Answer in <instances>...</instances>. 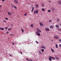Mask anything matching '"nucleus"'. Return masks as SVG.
Here are the masks:
<instances>
[{
  "instance_id": "obj_1",
  "label": "nucleus",
  "mask_w": 61,
  "mask_h": 61,
  "mask_svg": "<svg viewBox=\"0 0 61 61\" xmlns=\"http://www.w3.org/2000/svg\"><path fill=\"white\" fill-rule=\"evenodd\" d=\"M36 34L38 36H41V34H40V33H39L38 31H36Z\"/></svg>"
},
{
  "instance_id": "obj_2",
  "label": "nucleus",
  "mask_w": 61,
  "mask_h": 61,
  "mask_svg": "<svg viewBox=\"0 0 61 61\" xmlns=\"http://www.w3.org/2000/svg\"><path fill=\"white\" fill-rule=\"evenodd\" d=\"M49 27H50V28L53 29V28L54 27V26H53V25H50L49 26Z\"/></svg>"
},
{
  "instance_id": "obj_3",
  "label": "nucleus",
  "mask_w": 61,
  "mask_h": 61,
  "mask_svg": "<svg viewBox=\"0 0 61 61\" xmlns=\"http://www.w3.org/2000/svg\"><path fill=\"white\" fill-rule=\"evenodd\" d=\"M40 26H43V24L42 23L40 22Z\"/></svg>"
},
{
  "instance_id": "obj_4",
  "label": "nucleus",
  "mask_w": 61,
  "mask_h": 61,
  "mask_svg": "<svg viewBox=\"0 0 61 61\" xmlns=\"http://www.w3.org/2000/svg\"><path fill=\"white\" fill-rule=\"evenodd\" d=\"M45 29L46 31H50V30H49V29L47 28H45Z\"/></svg>"
},
{
  "instance_id": "obj_5",
  "label": "nucleus",
  "mask_w": 61,
  "mask_h": 61,
  "mask_svg": "<svg viewBox=\"0 0 61 61\" xmlns=\"http://www.w3.org/2000/svg\"><path fill=\"white\" fill-rule=\"evenodd\" d=\"M55 26H56V27L57 28H58L59 27V25H55Z\"/></svg>"
},
{
  "instance_id": "obj_6",
  "label": "nucleus",
  "mask_w": 61,
  "mask_h": 61,
  "mask_svg": "<svg viewBox=\"0 0 61 61\" xmlns=\"http://www.w3.org/2000/svg\"><path fill=\"white\" fill-rule=\"evenodd\" d=\"M14 1L15 3L16 4H18V1L16 0H14Z\"/></svg>"
},
{
  "instance_id": "obj_7",
  "label": "nucleus",
  "mask_w": 61,
  "mask_h": 61,
  "mask_svg": "<svg viewBox=\"0 0 61 61\" xmlns=\"http://www.w3.org/2000/svg\"><path fill=\"white\" fill-rule=\"evenodd\" d=\"M8 14L9 15H11V13L10 12H9L8 13Z\"/></svg>"
},
{
  "instance_id": "obj_8",
  "label": "nucleus",
  "mask_w": 61,
  "mask_h": 61,
  "mask_svg": "<svg viewBox=\"0 0 61 61\" xmlns=\"http://www.w3.org/2000/svg\"><path fill=\"white\" fill-rule=\"evenodd\" d=\"M51 50L52 52L53 53V52H54V50H53V49L52 48H51Z\"/></svg>"
},
{
  "instance_id": "obj_9",
  "label": "nucleus",
  "mask_w": 61,
  "mask_h": 61,
  "mask_svg": "<svg viewBox=\"0 0 61 61\" xmlns=\"http://www.w3.org/2000/svg\"><path fill=\"white\" fill-rule=\"evenodd\" d=\"M51 58H52V57L51 56H50L49 58V60L50 61H51L52 60V59H51Z\"/></svg>"
},
{
  "instance_id": "obj_10",
  "label": "nucleus",
  "mask_w": 61,
  "mask_h": 61,
  "mask_svg": "<svg viewBox=\"0 0 61 61\" xmlns=\"http://www.w3.org/2000/svg\"><path fill=\"white\" fill-rule=\"evenodd\" d=\"M58 3H59V4H60V5H61V0H59L58 1Z\"/></svg>"
},
{
  "instance_id": "obj_11",
  "label": "nucleus",
  "mask_w": 61,
  "mask_h": 61,
  "mask_svg": "<svg viewBox=\"0 0 61 61\" xmlns=\"http://www.w3.org/2000/svg\"><path fill=\"white\" fill-rule=\"evenodd\" d=\"M55 38H58V37L57 36H55Z\"/></svg>"
},
{
  "instance_id": "obj_12",
  "label": "nucleus",
  "mask_w": 61,
  "mask_h": 61,
  "mask_svg": "<svg viewBox=\"0 0 61 61\" xmlns=\"http://www.w3.org/2000/svg\"><path fill=\"white\" fill-rule=\"evenodd\" d=\"M41 5L42 7H44V4H41Z\"/></svg>"
},
{
  "instance_id": "obj_13",
  "label": "nucleus",
  "mask_w": 61,
  "mask_h": 61,
  "mask_svg": "<svg viewBox=\"0 0 61 61\" xmlns=\"http://www.w3.org/2000/svg\"><path fill=\"white\" fill-rule=\"evenodd\" d=\"M52 59H53V60H55V58L54 57H52L51 58Z\"/></svg>"
},
{
  "instance_id": "obj_14",
  "label": "nucleus",
  "mask_w": 61,
  "mask_h": 61,
  "mask_svg": "<svg viewBox=\"0 0 61 61\" xmlns=\"http://www.w3.org/2000/svg\"><path fill=\"white\" fill-rule=\"evenodd\" d=\"M57 20L56 21H57V22H59V21L60 20H59V19H58V18H57Z\"/></svg>"
},
{
  "instance_id": "obj_15",
  "label": "nucleus",
  "mask_w": 61,
  "mask_h": 61,
  "mask_svg": "<svg viewBox=\"0 0 61 61\" xmlns=\"http://www.w3.org/2000/svg\"><path fill=\"white\" fill-rule=\"evenodd\" d=\"M30 26H31V27H33V24H32L30 25Z\"/></svg>"
},
{
  "instance_id": "obj_16",
  "label": "nucleus",
  "mask_w": 61,
  "mask_h": 61,
  "mask_svg": "<svg viewBox=\"0 0 61 61\" xmlns=\"http://www.w3.org/2000/svg\"><path fill=\"white\" fill-rule=\"evenodd\" d=\"M42 11H45V9H44V8H42Z\"/></svg>"
},
{
  "instance_id": "obj_17",
  "label": "nucleus",
  "mask_w": 61,
  "mask_h": 61,
  "mask_svg": "<svg viewBox=\"0 0 61 61\" xmlns=\"http://www.w3.org/2000/svg\"><path fill=\"white\" fill-rule=\"evenodd\" d=\"M11 29H12V28H9L8 29V30L9 31H10V30H11Z\"/></svg>"
},
{
  "instance_id": "obj_18",
  "label": "nucleus",
  "mask_w": 61,
  "mask_h": 61,
  "mask_svg": "<svg viewBox=\"0 0 61 61\" xmlns=\"http://www.w3.org/2000/svg\"><path fill=\"white\" fill-rule=\"evenodd\" d=\"M21 30H22V33H24V30L22 28H21Z\"/></svg>"
},
{
  "instance_id": "obj_19",
  "label": "nucleus",
  "mask_w": 61,
  "mask_h": 61,
  "mask_svg": "<svg viewBox=\"0 0 61 61\" xmlns=\"http://www.w3.org/2000/svg\"><path fill=\"white\" fill-rule=\"evenodd\" d=\"M58 31H61V29L60 28H59L58 30Z\"/></svg>"
},
{
  "instance_id": "obj_20",
  "label": "nucleus",
  "mask_w": 61,
  "mask_h": 61,
  "mask_svg": "<svg viewBox=\"0 0 61 61\" xmlns=\"http://www.w3.org/2000/svg\"><path fill=\"white\" fill-rule=\"evenodd\" d=\"M14 8H15L16 9H17V8L16 7V6H14Z\"/></svg>"
},
{
  "instance_id": "obj_21",
  "label": "nucleus",
  "mask_w": 61,
  "mask_h": 61,
  "mask_svg": "<svg viewBox=\"0 0 61 61\" xmlns=\"http://www.w3.org/2000/svg\"><path fill=\"white\" fill-rule=\"evenodd\" d=\"M38 11L37 10H36V13L37 14H38Z\"/></svg>"
},
{
  "instance_id": "obj_22",
  "label": "nucleus",
  "mask_w": 61,
  "mask_h": 61,
  "mask_svg": "<svg viewBox=\"0 0 61 61\" xmlns=\"http://www.w3.org/2000/svg\"><path fill=\"white\" fill-rule=\"evenodd\" d=\"M41 51H42V52H43L44 51V49H42L41 50Z\"/></svg>"
},
{
  "instance_id": "obj_23",
  "label": "nucleus",
  "mask_w": 61,
  "mask_h": 61,
  "mask_svg": "<svg viewBox=\"0 0 61 61\" xmlns=\"http://www.w3.org/2000/svg\"><path fill=\"white\" fill-rule=\"evenodd\" d=\"M1 30H4V28H1Z\"/></svg>"
},
{
  "instance_id": "obj_24",
  "label": "nucleus",
  "mask_w": 61,
  "mask_h": 61,
  "mask_svg": "<svg viewBox=\"0 0 61 61\" xmlns=\"http://www.w3.org/2000/svg\"><path fill=\"white\" fill-rule=\"evenodd\" d=\"M34 14H36V10L34 11Z\"/></svg>"
},
{
  "instance_id": "obj_25",
  "label": "nucleus",
  "mask_w": 61,
  "mask_h": 61,
  "mask_svg": "<svg viewBox=\"0 0 61 61\" xmlns=\"http://www.w3.org/2000/svg\"><path fill=\"white\" fill-rule=\"evenodd\" d=\"M36 42L37 44H39V43L38 42V41H36Z\"/></svg>"
},
{
  "instance_id": "obj_26",
  "label": "nucleus",
  "mask_w": 61,
  "mask_h": 61,
  "mask_svg": "<svg viewBox=\"0 0 61 61\" xmlns=\"http://www.w3.org/2000/svg\"><path fill=\"white\" fill-rule=\"evenodd\" d=\"M43 49H46V48L45 47L43 46Z\"/></svg>"
},
{
  "instance_id": "obj_27",
  "label": "nucleus",
  "mask_w": 61,
  "mask_h": 61,
  "mask_svg": "<svg viewBox=\"0 0 61 61\" xmlns=\"http://www.w3.org/2000/svg\"><path fill=\"white\" fill-rule=\"evenodd\" d=\"M38 5H36V7H38Z\"/></svg>"
},
{
  "instance_id": "obj_28",
  "label": "nucleus",
  "mask_w": 61,
  "mask_h": 61,
  "mask_svg": "<svg viewBox=\"0 0 61 61\" xmlns=\"http://www.w3.org/2000/svg\"><path fill=\"white\" fill-rule=\"evenodd\" d=\"M10 35L11 36H12L13 35V34H10Z\"/></svg>"
},
{
  "instance_id": "obj_29",
  "label": "nucleus",
  "mask_w": 61,
  "mask_h": 61,
  "mask_svg": "<svg viewBox=\"0 0 61 61\" xmlns=\"http://www.w3.org/2000/svg\"><path fill=\"white\" fill-rule=\"evenodd\" d=\"M51 11V10H48V12H50Z\"/></svg>"
},
{
  "instance_id": "obj_30",
  "label": "nucleus",
  "mask_w": 61,
  "mask_h": 61,
  "mask_svg": "<svg viewBox=\"0 0 61 61\" xmlns=\"http://www.w3.org/2000/svg\"><path fill=\"white\" fill-rule=\"evenodd\" d=\"M39 53L40 54H41V52L40 51H39Z\"/></svg>"
},
{
  "instance_id": "obj_31",
  "label": "nucleus",
  "mask_w": 61,
  "mask_h": 61,
  "mask_svg": "<svg viewBox=\"0 0 61 61\" xmlns=\"http://www.w3.org/2000/svg\"><path fill=\"white\" fill-rule=\"evenodd\" d=\"M59 41H60V42H61V39H59Z\"/></svg>"
},
{
  "instance_id": "obj_32",
  "label": "nucleus",
  "mask_w": 61,
  "mask_h": 61,
  "mask_svg": "<svg viewBox=\"0 0 61 61\" xmlns=\"http://www.w3.org/2000/svg\"><path fill=\"white\" fill-rule=\"evenodd\" d=\"M5 19H6V20H8V19L7 18H5Z\"/></svg>"
},
{
  "instance_id": "obj_33",
  "label": "nucleus",
  "mask_w": 61,
  "mask_h": 61,
  "mask_svg": "<svg viewBox=\"0 0 61 61\" xmlns=\"http://www.w3.org/2000/svg\"><path fill=\"white\" fill-rule=\"evenodd\" d=\"M38 31L39 32H41L42 31H41V30H39Z\"/></svg>"
},
{
  "instance_id": "obj_34",
  "label": "nucleus",
  "mask_w": 61,
  "mask_h": 61,
  "mask_svg": "<svg viewBox=\"0 0 61 61\" xmlns=\"http://www.w3.org/2000/svg\"><path fill=\"white\" fill-rule=\"evenodd\" d=\"M37 31H38L39 30V29H37Z\"/></svg>"
},
{
  "instance_id": "obj_35",
  "label": "nucleus",
  "mask_w": 61,
  "mask_h": 61,
  "mask_svg": "<svg viewBox=\"0 0 61 61\" xmlns=\"http://www.w3.org/2000/svg\"><path fill=\"white\" fill-rule=\"evenodd\" d=\"M24 15H25V16H26V15H27V14H26L25 13L24 14Z\"/></svg>"
},
{
  "instance_id": "obj_36",
  "label": "nucleus",
  "mask_w": 61,
  "mask_h": 61,
  "mask_svg": "<svg viewBox=\"0 0 61 61\" xmlns=\"http://www.w3.org/2000/svg\"><path fill=\"white\" fill-rule=\"evenodd\" d=\"M34 7H33L32 8V10H34Z\"/></svg>"
},
{
  "instance_id": "obj_37",
  "label": "nucleus",
  "mask_w": 61,
  "mask_h": 61,
  "mask_svg": "<svg viewBox=\"0 0 61 61\" xmlns=\"http://www.w3.org/2000/svg\"><path fill=\"white\" fill-rule=\"evenodd\" d=\"M7 28H8V27H6L5 28V29H7Z\"/></svg>"
},
{
  "instance_id": "obj_38",
  "label": "nucleus",
  "mask_w": 61,
  "mask_h": 61,
  "mask_svg": "<svg viewBox=\"0 0 61 61\" xmlns=\"http://www.w3.org/2000/svg\"><path fill=\"white\" fill-rule=\"evenodd\" d=\"M51 21H52V20H49V22H51Z\"/></svg>"
},
{
  "instance_id": "obj_39",
  "label": "nucleus",
  "mask_w": 61,
  "mask_h": 61,
  "mask_svg": "<svg viewBox=\"0 0 61 61\" xmlns=\"http://www.w3.org/2000/svg\"><path fill=\"white\" fill-rule=\"evenodd\" d=\"M8 33H9V32H8V31H7L6 33V34H8Z\"/></svg>"
},
{
  "instance_id": "obj_40",
  "label": "nucleus",
  "mask_w": 61,
  "mask_h": 61,
  "mask_svg": "<svg viewBox=\"0 0 61 61\" xmlns=\"http://www.w3.org/2000/svg\"><path fill=\"white\" fill-rule=\"evenodd\" d=\"M9 56H12V55H11L10 54H9Z\"/></svg>"
},
{
  "instance_id": "obj_41",
  "label": "nucleus",
  "mask_w": 61,
  "mask_h": 61,
  "mask_svg": "<svg viewBox=\"0 0 61 61\" xmlns=\"http://www.w3.org/2000/svg\"><path fill=\"white\" fill-rule=\"evenodd\" d=\"M12 44L13 45H15V43H13Z\"/></svg>"
},
{
  "instance_id": "obj_42",
  "label": "nucleus",
  "mask_w": 61,
  "mask_h": 61,
  "mask_svg": "<svg viewBox=\"0 0 61 61\" xmlns=\"http://www.w3.org/2000/svg\"><path fill=\"white\" fill-rule=\"evenodd\" d=\"M30 61H32V59H30Z\"/></svg>"
},
{
  "instance_id": "obj_43",
  "label": "nucleus",
  "mask_w": 61,
  "mask_h": 61,
  "mask_svg": "<svg viewBox=\"0 0 61 61\" xmlns=\"http://www.w3.org/2000/svg\"><path fill=\"white\" fill-rule=\"evenodd\" d=\"M54 8H53L52 9V11H54Z\"/></svg>"
},
{
  "instance_id": "obj_44",
  "label": "nucleus",
  "mask_w": 61,
  "mask_h": 61,
  "mask_svg": "<svg viewBox=\"0 0 61 61\" xmlns=\"http://www.w3.org/2000/svg\"><path fill=\"white\" fill-rule=\"evenodd\" d=\"M26 60H28V59L27 58H26Z\"/></svg>"
},
{
  "instance_id": "obj_45",
  "label": "nucleus",
  "mask_w": 61,
  "mask_h": 61,
  "mask_svg": "<svg viewBox=\"0 0 61 61\" xmlns=\"http://www.w3.org/2000/svg\"><path fill=\"white\" fill-rule=\"evenodd\" d=\"M56 48H57L58 47V46H56Z\"/></svg>"
},
{
  "instance_id": "obj_46",
  "label": "nucleus",
  "mask_w": 61,
  "mask_h": 61,
  "mask_svg": "<svg viewBox=\"0 0 61 61\" xmlns=\"http://www.w3.org/2000/svg\"><path fill=\"white\" fill-rule=\"evenodd\" d=\"M34 10H32L31 11V12H33V11Z\"/></svg>"
},
{
  "instance_id": "obj_47",
  "label": "nucleus",
  "mask_w": 61,
  "mask_h": 61,
  "mask_svg": "<svg viewBox=\"0 0 61 61\" xmlns=\"http://www.w3.org/2000/svg\"><path fill=\"white\" fill-rule=\"evenodd\" d=\"M55 46H57V45L56 44Z\"/></svg>"
},
{
  "instance_id": "obj_48",
  "label": "nucleus",
  "mask_w": 61,
  "mask_h": 61,
  "mask_svg": "<svg viewBox=\"0 0 61 61\" xmlns=\"http://www.w3.org/2000/svg\"><path fill=\"white\" fill-rule=\"evenodd\" d=\"M41 48H43V46H42L41 47Z\"/></svg>"
},
{
  "instance_id": "obj_49",
  "label": "nucleus",
  "mask_w": 61,
  "mask_h": 61,
  "mask_svg": "<svg viewBox=\"0 0 61 61\" xmlns=\"http://www.w3.org/2000/svg\"><path fill=\"white\" fill-rule=\"evenodd\" d=\"M4 1H5V0H2V2H4Z\"/></svg>"
},
{
  "instance_id": "obj_50",
  "label": "nucleus",
  "mask_w": 61,
  "mask_h": 61,
  "mask_svg": "<svg viewBox=\"0 0 61 61\" xmlns=\"http://www.w3.org/2000/svg\"><path fill=\"white\" fill-rule=\"evenodd\" d=\"M59 59V57H57V59Z\"/></svg>"
},
{
  "instance_id": "obj_51",
  "label": "nucleus",
  "mask_w": 61,
  "mask_h": 61,
  "mask_svg": "<svg viewBox=\"0 0 61 61\" xmlns=\"http://www.w3.org/2000/svg\"><path fill=\"white\" fill-rule=\"evenodd\" d=\"M20 54H22V52L21 51L20 52Z\"/></svg>"
},
{
  "instance_id": "obj_52",
  "label": "nucleus",
  "mask_w": 61,
  "mask_h": 61,
  "mask_svg": "<svg viewBox=\"0 0 61 61\" xmlns=\"http://www.w3.org/2000/svg\"><path fill=\"white\" fill-rule=\"evenodd\" d=\"M13 25H11V26H13Z\"/></svg>"
},
{
  "instance_id": "obj_53",
  "label": "nucleus",
  "mask_w": 61,
  "mask_h": 61,
  "mask_svg": "<svg viewBox=\"0 0 61 61\" xmlns=\"http://www.w3.org/2000/svg\"><path fill=\"white\" fill-rule=\"evenodd\" d=\"M51 41H52V42H53V40H51Z\"/></svg>"
},
{
  "instance_id": "obj_54",
  "label": "nucleus",
  "mask_w": 61,
  "mask_h": 61,
  "mask_svg": "<svg viewBox=\"0 0 61 61\" xmlns=\"http://www.w3.org/2000/svg\"><path fill=\"white\" fill-rule=\"evenodd\" d=\"M4 22H6V21H5V20H4Z\"/></svg>"
},
{
  "instance_id": "obj_55",
  "label": "nucleus",
  "mask_w": 61,
  "mask_h": 61,
  "mask_svg": "<svg viewBox=\"0 0 61 61\" xmlns=\"http://www.w3.org/2000/svg\"><path fill=\"white\" fill-rule=\"evenodd\" d=\"M59 46H61V44H60L59 45Z\"/></svg>"
},
{
  "instance_id": "obj_56",
  "label": "nucleus",
  "mask_w": 61,
  "mask_h": 61,
  "mask_svg": "<svg viewBox=\"0 0 61 61\" xmlns=\"http://www.w3.org/2000/svg\"><path fill=\"white\" fill-rule=\"evenodd\" d=\"M0 7H2V5H0Z\"/></svg>"
},
{
  "instance_id": "obj_57",
  "label": "nucleus",
  "mask_w": 61,
  "mask_h": 61,
  "mask_svg": "<svg viewBox=\"0 0 61 61\" xmlns=\"http://www.w3.org/2000/svg\"><path fill=\"white\" fill-rule=\"evenodd\" d=\"M56 59H57V57L56 58Z\"/></svg>"
},
{
  "instance_id": "obj_58",
  "label": "nucleus",
  "mask_w": 61,
  "mask_h": 61,
  "mask_svg": "<svg viewBox=\"0 0 61 61\" xmlns=\"http://www.w3.org/2000/svg\"><path fill=\"white\" fill-rule=\"evenodd\" d=\"M28 61H30V60H28Z\"/></svg>"
},
{
  "instance_id": "obj_59",
  "label": "nucleus",
  "mask_w": 61,
  "mask_h": 61,
  "mask_svg": "<svg viewBox=\"0 0 61 61\" xmlns=\"http://www.w3.org/2000/svg\"><path fill=\"white\" fill-rule=\"evenodd\" d=\"M49 2H50V3H51V1H49Z\"/></svg>"
},
{
  "instance_id": "obj_60",
  "label": "nucleus",
  "mask_w": 61,
  "mask_h": 61,
  "mask_svg": "<svg viewBox=\"0 0 61 61\" xmlns=\"http://www.w3.org/2000/svg\"><path fill=\"white\" fill-rule=\"evenodd\" d=\"M57 57H56V56H55V58H57Z\"/></svg>"
},
{
  "instance_id": "obj_61",
  "label": "nucleus",
  "mask_w": 61,
  "mask_h": 61,
  "mask_svg": "<svg viewBox=\"0 0 61 61\" xmlns=\"http://www.w3.org/2000/svg\"><path fill=\"white\" fill-rule=\"evenodd\" d=\"M13 6H13V5H12V7H13Z\"/></svg>"
},
{
  "instance_id": "obj_62",
  "label": "nucleus",
  "mask_w": 61,
  "mask_h": 61,
  "mask_svg": "<svg viewBox=\"0 0 61 61\" xmlns=\"http://www.w3.org/2000/svg\"><path fill=\"white\" fill-rule=\"evenodd\" d=\"M1 29V28H0V29Z\"/></svg>"
}]
</instances>
